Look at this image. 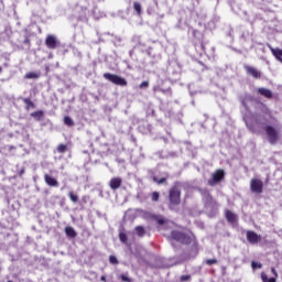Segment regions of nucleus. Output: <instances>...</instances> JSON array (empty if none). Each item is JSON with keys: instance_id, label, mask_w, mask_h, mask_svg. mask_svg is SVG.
Segmentation results:
<instances>
[{"instance_id": "2", "label": "nucleus", "mask_w": 282, "mask_h": 282, "mask_svg": "<svg viewBox=\"0 0 282 282\" xmlns=\"http://www.w3.org/2000/svg\"><path fill=\"white\" fill-rule=\"evenodd\" d=\"M170 238L173 241H177L178 243H182V246H192L189 249L183 253L180 254L181 261H191V259H195L197 254H199V242L197 241V238H195V235L193 232L186 234L184 231L174 229L170 234Z\"/></svg>"}, {"instance_id": "43", "label": "nucleus", "mask_w": 282, "mask_h": 282, "mask_svg": "<svg viewBox=\"0 0 282 282\" xmlns=\"http://www.w3.org/2000/svg\"><path fill=\"white\" fill-rule=\"evenodd\" d=\"M109 263H111V265H118V263H120V261H118V258L116 256H110Z\"/></svg>"}, {"instance_id": "45", "label": "nucleus", "mask_w": 282, "mask_h": 282, "mask_svg": "<svg viewBox=\"0 0 282 282\" xmlns=\"http://www.w3.org/2000/svg\"><path fill=\"white\" fill-rule=\"evenodd\" d=\"M89 195H85L82 197V199L79 200V205L80 206H85V204H87L89 202Z\"/></svg>"}, {"instance_id": "34", "label": "nucleus", "mask_w": 282, "mask_h": 282, "mask_svg": "<svg viewBox=\"0 0 282 282\" xmlns=\"http://www.w3.org/2000/svg\"><path fill=\"white\" fill-rule=\"evenodd\" d=\"M262 282H276V278H269L265 272L261 273Z\"/></svg>"}, {"instance_id": "61", "label": "nucleus", "mask_w": 282, "mask_h": 282, "mask_svg": "<svg viewBox=\"0 0 282 282\" xmlns=\"http://www.w3.org/2000/svg\"><path fill=\"white\" fill-rule=\"evenodd\" d=\"M191 96H195V94H197V91H189Z\"/></svg>"}, {"instance_id": "64", "label": "nucleus", "mask_w": 282, "mask_h": 282, "mask_svg": "<svg viewBox=\"0 0 282 282\" xmlns=\"http://www.w3.org/2000/svg\"><path fill=\"white\" fill-rule=\"evenodd\" d=\"M279 234L282 235V229L279 230Z\"/></svg>"}, {"instance_id": "19", "label": "nucleus", "mask_w": 282, "mask_h": 282, "mask_svg": "<svg viewBox=\"0 0 282 282\" xmlns=\"http://www.w3.org/2000/svg\"><path fill=\"white\" fill-rule=\"evenodd\" d=\"M225 217L228 224H237V220L239 219L237 214L232 213L230 209H226Z\"/></svg>"}, {"instance_id": "24", "label": "nucleus", "mask_w": 282, "mask_h": 282, "mask_svg": "<svg viewBox=\"0 0 282 282\" xmlns=\"http://www.w3.org/2000/svg\"><path fill=\"white\" fill-rule=\"evenodd\" d=\"M151 219H153V221H156V224L159 226H164V224H166V218H164L163 216H160V215L153 214L151 216Z\"/></svg>"}, {"instance_id": "50", "label": "nucleus", "mask_w": 282, "mask_h": 282, "mask_svg": "<svg viewBox=\"0 0 282 282\" xmlns=\"http://www.w3.org/2000/svg\"><path fill=\"white\" fill-rule=\"evenodd\" d=\"M206 265H215L217 264V259H207L205 260Z\"/></svg>"}, {"instance_id": "27", "label": "nucleus", "mask_w": 282, "mask_h": 282, "mask_svg": "<svg viewBox=\"0 0 282 282\" xmlns=\"http://www.w3.org/2000/svg\"><path fill=\"white\" fill-rule=\"evenodd\" d=\"M134 232L139 237H144V235H147V229L144 228V226H137L134 228Z\"/></svg>"}, {"instance_id": "60", "label": "nucleus", "mask_w": 282, "mask_h": 282, "mask_svg": "<svg viewBox=\"0 0 282 282\" xmlns=\"http://www.w3.org/2000/svg\"><path fill=\"white\" fill-rule=\"evenodd\" d=\"M4 237H6V239H8V238L12 237V234L7 232Z\"/></svg>"}, {"instance_id": "18", "label": "nucleus", "mask_w": 282, "mask_h": 282, "mask_svg": "<svg viewBox=\"0 0 282 282\" xmlns=\"http://www.w3.org/2000/svg\"><path fill=\"white\" fill-rule=\"evenodd\" d=\"M247 241L252 245L259 243V241H261V236L254 231H247Z\"/></svg>"}, {"instance_id": "29", "label": "nucleus", "mask_w": 282, "mask_h": 282, "mask_svg": "<svg viewBox=\"0 0 282 282\" xmlns=\"http://www.w3.org/2000/svg\"><path fill=\"white\" fill-rule=\"evenodd\" d=\"M154 155L159 158V160H169L167 152H165L164 150L156 151Z\"/></svg>"}, {"instance_id": "26", "label": "nucleus", "mask_w": 282, "mask_h": 282, "mask_svg": "<svg viewBox=\"0 0 282 282\" xmlns=\"http://www.w3.org/2000/svg\"><path fill=\"white\" fill-rule=\"evenodd\" d=\"M26 80H36L41 78V73L29 72L24 75Z\"/></svg>"}, {"instance_id": "49", "label": "nucleus", "mask_w": 282, "mask_h": 282, "mask_svg": "<svg viewBox=\"0 0 282 282\" xmlns=\"http://www.w3.org/2000/svg\"><path fill=\"white\" fill-rule=\"evenodd\" d=\"M149 80H144L139 85V89H149Z\"/></svg>"}, {"instance_id": "6", "label": "nucleus", "mask_w": 282, "mask_h": 282, "mask_svg": "<svg viewBox=\"0 0 282 282\" xmlns=\"http://www.w3.org/2000/svg\"><path fill=\"white\" fill-rule=\"evenodd\" d=\"M182 191H180V187L174 185L170 191H169V203H170V210H173V206H180L182 204Z\"/></svg>"}, {"instance_id": "4", "label": "nucleus", "mask_w": 282, "mask_h": 282, "mask_svg": "<svg viewBox=\"0 0 282 282\" xmlns=\"http://www.w3.org/2000/svg\"><path fill=\"white\" fill-rule=\"evenodd\" d=\"M196 191L202 196V202L204 204V208L207 210L208 217H217V214L219 213V203L213 198L208 188L197 187Z\"/></svg>"}, {"instance_id": "54", "label": "nucleus", "mask_w": 282, "mask_h": 282, "mask_svg": "<svg viewBox=\"0 0 282 282\" xmlns=\"http://www.w3.org/2000/svg\"><path fill=\"white\" fill-rule=\"evenodd\" d=\"M89 95L91 96V98L95 99V102H100V96H98V95H96L94 93H90Z\"/></svg>"}, {"instance_id": "44", "label": "nucleus", "mask_w": 282, "mask_h": 282, "mask_svg": "<svg viewBox=\"0 0 282 282\" xmlns=\"http://www.w3.org/2000/svg\"><path fill=\"white\" fill-rule=\"evenodd\" d=\"M119 279L122 282H133V280L131 278H129V275H127V274H120Z\"/></svg>"}, {"instance_id": "39", "label": "nucleus", "mask_w": 282, "mask_h": 282, "mask_svg": "<svg viewBox=\"0 0 282 282\" xmlns=\"http://www.w3.org/2000/svg\"><path fill=\"white\" fill-rule=\"evenodd\" d=\"M153 140H163L165 144H169V138L160 135V133L155 132Z\"/></svg>"}, {"instance_id": "62", "label": "nucleus", "mask_w": 282, "mask_h": 282, "mask_svg": "<svg viewBox=\"0 0 282 282\" xmlns=\"http://www.w3.org/2000/svg\"><path fill=\"white\" fill-rule=\"evenodd\" d=\"M128 69H133V66L127 65Z\"/></svg>"}, {"instance_id": "56", "label": "nucleus", "mask_w": 282, "mask_h": 282, "mask_svg": "<svg viewBox=\"0 0 282 282\" xmlns=\"http://www.w3.org/2000/svg\"><path fill=\"white\" fill-rule=\"evenodd\" d=\"M18 175H19V177H23V175H25V169H21V170L18 172Z\"/></svg>"}, {"instance_id": "38", "label": "nucleus", "mask_w": 282, "mask_h": 282, "mask_svg": "<svg viewBox=\"0 0 282 282\" xmlns=\"http://www.w3.org/2000/svg\"><path fill=\"white\" fill-rule=\"evenodd\" d=\"M68 197L73 204H78V195H76L74 192H69Z\"/></svg>"}, {"instance_id": "17", "label": "nucleus", "mask_w": 282, "mask_h": 282, "mask_svg": "<svg viewBox=\"0 0 282 282\" xmlns=\"http://www.w3.org/2000/svg\"><path fill=\"white\" fill-rule=\"evenodd\" d=\"M120 186H122V177L116 176L110 180L109 187L111 188V191H118Z\"/></svg>"}, {"instance_id": "5", "label": "nucleus", "mask_w": 282, "mask_h": 282, "mask_svg": "<svg viewBox=\"0 0 282 282\" xmlns=\"http://www.w3.org/2000/svg\"><path fill=\"white\" fill-rule=\"evenodd\" d=\"M165 74L166 79L169 83H172V85L180 82L182 78V64L175 58L167 59Z\"/></svg>"}, {"instance_id": "13", "label": "nucleus", "mask_w": 282, "mask_h": 282, "mask_svg": "<svg viewBox=\"0 0 282 282\" xmlns=\"http://www.w3.org/2000/svg\"><path fill=\"white\" fill-rule=\"evenodd\" d=\"M18 43H20V45H24L26 50H30V47H32V43L30 42V33L28 32V30H24L23 33L19 35Z\"/></svg>"}, {"instance_id": "10", "label": "nucleus", "mask_w": 282, "mask_h": 282, "mask_svg": "<svg viewBox=\"0 0 282 282\" xmlns=\"http://www.w3.org/2000/svg\"><path fill=\"white\" fill-rule=\"evenodd\" d=\"M188 32H192L193 39H196L198 41V48L199 52H204L205 46H204V33H202L199 30L196 29H189Z\"/></svg>"}, {"instance_id": "58", "label": "nucleus", "mask_w": 282, "mask_h": 282, "mask_svg": "<svg viewBox=\"0 0 282 282\" xmlns=\"http://www.w3.org/2000/svg\"><path fill=\"white\" fill-rule=\"evenodd\" d=\"M100 281L107 282V276H106V275H101V276H100Z\"/></svg>"}, {"instance_id": "22", "label": "nucleus", "mask_w": 282, "mask_h": 282, "mask_svg": "<svg viewBox=\"0 0 282 282\" xmlns=\"http://www.w3.org/2000/svg\"><path fill=\"white\" fill-rule=\"evenodd\" d=\"M119 241H121L124 246H129V236H127L124 227L119 229Z\"/></svg>"}, {"instance_id": "55", "label": "nucleus", "mask_w": 282, "mask_h": 282, "mask_svg": "<svg viewBox=\"0 0 282 282\" xmlns=\"http://www.w3.org/2000/svg\"><path fill=\"white\" fill-rule=\"evenodd\" d=\"M271 272L274 276H272L273 279H276L279 276V273L276 272V269L271 268Z\"/></svg>"}, {"instance_id": "11", "label": "nucleus", "mask_w": 282, "mask_h": 282, "mask_svg": "<svg viewBox=\"0 0 282 282\" xmlns=\"http://www.w3.org/2000/svg\"><path fill=\"white\" fill-rule=\"evenodd\" d=\"M139 131H140V133H142L143 135H151L152 139L155 137V133L158 132V130L155 129V127H153V124H150V123L140 124V126H139Z\"/></svg>"}, {"instance_id": "30", "label": "nucleus", "mask_w": 282, "mask_h": 282, "mask_svg": "<svg viewBox=\"0 0 282 282\" xmlns=\"http://www.w3.org/2000/svg\"><path fill=\"white\" fill-rule=\"evenodd\" d=\"M167 180H169L167 177H161V178L154 177L153 182L159 186H162V185L166 186L169 184Z\"/></svg>"}, {"instance_id": "40", "label": "nucleus", "mask_w": 282, "mask_h": 282, "mask_svg": "<svg viewBox=\"0 0 282 282\" xmlns=\"http://www.w3.org/2000/svg\"><path fill=\"white\" fill-rule=\"evenodd\" d=\"M251 268L252 270H261V268H263V264L261 262L251 261Z\"/></svg>"}, {"instance_id": "7", "label": "nucleus", "mask_w": 282, "mask_h": 282, "mask_svg": "<svg viewBox=\"0 0 282 282\" xmlns=\"http://www.w3.org/2000/svg\"><path fill=\"white\" fill-rule=\"evenodd\" d=\"M169 82V79H162V78H158L156 84L152 87V91L153 94H164V96H173V89L171 88V86L166 87V83Z\"/></svg>"}, {"instance_id": "53", "label": "nucleus", "mask_w": 282, "mask_h": 282, "mask_svg": "<svg viewBox=\"0 0 282 282\" xmlns=\"http://www.w3.org/2000/svg\"><path fill=\"white\" fill-rule=\"evenodd\" d=\"M152 118H156V122H160L162 124V119H159L158 116L155 115V110H151L149 113Z\"/></svg>"}, {"instance_id": "63", "label": "nucleus", "mask_w": 282, "mask_h": 282, "mask_svg": "<svg viewBox=\"0 0 282 282\" xmlns=\"http://www.w3.org/2000/svg\"><path fill=\"white\" fill-rule=\"evenodd\" d=\"M129 54H130V56L133 54V50H131L130 52H129Z\"/></svg>"}, {"instance_id": "36", "label": "nucleus", "mask_w": 282, "mask_h": 282, "mask_svg": "<svg viewBox=\"0 0 282 282\" xmlns=\"http://www.w3.org/2000/svg\"><path fill=\"white\" fill-rule=\"evenodd\" d=\"M193 276L191 274L181 275L178 278V282H192Z\"/></svg>"}, {"instance_id": "33", "label": "nucleus", "mask_w": 282, "mask_h": 282, "mask_svg": "<svg viewBox=\"0 0 282 282\" xmlns=\"http://www.w3.org/2000/svg\"><path fill=\"white\" fill-rule=\"evenodd\" d=\"M235 30H232V28L228 26L227 30V37L229 39V43H232V41H235Z\"/></svg>"}, {"instance_id": "25", "label": "nucleus", "mask_w": 282, "mask_h": 282, "mask_svg": "<svg viewBox=\"0 0 282 282\" xmlns=\"http://www.w3.org/2000/svg\"><path fill=\"white\" fill-rule=\"evenodd\" d=\"M159 9L158 0H152V4H150L147 9L148 14H155Z\"/></svg>"}, {"instance_id": "51", "label": "nucleus", "mask_w": 282, "mask_h": 282, "mask_svg": "<svg viewBox=\"0 0 282 282\" xmlns=\"http://www.w3.org/2000/svg\"><path fill=\"white\" fill-rule=\"evenodd\" d=\"M160 200V193L153 192L152 193V202H159Z\"/></svg>"}, {"instance_id": "15", "label": "nucleus", "mask_w": 282, "mask_h": 282, "mask_svg": "<svg viewBox=\"0 0 282 282\" xmlns=\"http://www.w3.org/2000/svg\"><path fill=\"white\" fill-rule=\"evenodd\" d=\"M250 188L252 193H263V182H261V180L253 178L251 180Z\"/></svg>"}, {"instance_id": "8", "label": "nucleus", "mask_w": 282, "mask_h": 282, "mask_svg": "<svg viewBox=\"0 0 282 282\" xmlns=\"http://www.w3.org/2000/svg\"><path fill=\"white\" fill-rule=\"evenodd\" d=\"M104 78L109 83H112V85H117L118 87H127V85H129V82H127L124 77L117 74L105 73Z\"/></svg>"}, {"instance_id": "57", "label": "nucleus", "mask_w": 282, "mask_h": 282, "mask_svg": "<svg viewBox=\"0 0 282 282\" xmlns=\"http://www.w3.org/2000/svg\"><path fill=\"white\" fill-rule=\"evenodd\" d=\"M130 140H131V142H133V144H138V139H135L134 135H131Z\"/></svg>"}, {"instance_id": "14", "label": "nucleus", "mask_w": 282, "mask_h": 282, "mask_svg": "<svg viewBox=\"0 0 282 282\" xmlns=\"http://www.w3.org/2000/svg\"><path fill=\"white\" fill-rule=\"evenodd\" d=\"M243 69L247 72L248 76H251L256 80L261 78V73L256 67L245 64Z\"/></svg>"}, {"instance_id": "28", "label": "nucleus", "mask_w": 282, "mask_h": 282, "mask_svg": "<svg viewBox=\"0 0 282 282\" xmlns=\"http://www.w3.org/2000/svg\"><path fill=\"white\" fill-rule=\"evenodd\" d=\"M22 100H23L24 105H26V110H29L30 107H31V109H36V105L34 104V101H32L31 98H23Z\"/></svg>"}, {"instance_id": "20", "label": "nucleus", "mask_w": 282, "mask_h": 282, "mask_svg": "<svg viewBox=\"0 0 282 282\" xmlns=\"http://www.w3.org/2000/svg\"><path fill=\"white\" fill-rule=\"evenodd\" d=\"M64 232H65L67 239H76V237H78V232L72 226H66L64 228Z\"/></svg>"}, {"instance_id": "12", "label": "nucleus", "mask_w": 282, "mask_h": 282, "mask_svg": "<svg viewBox=\"0 0 282 282\" xmlns=\"http://www.w3.org/2000/svg\"><path fill=\"white\" fill-rule=\"evenodd\" d=\"M45 45L48 50H56L61 47V41L56 39V35H47L45 39Z\"/></svg>"}, {"instance_id": "9", "label": "nucleus", "mask_w": 282, "mask_h": 282, "mask_svg": "<svg viewBox=\"0 0 282 282\" xmlns=\"http://www.w3.org/2000/svg\"><path fill=\"white\" fill-rule=\"evenodd\" d=\"M226 180V171L224 170H216L212 177L207 181L208 186H217L218 184H221Z\"/></svg>"}, {"instance_id": "41", "label": "nucleus", "mask_w": 282, "mask_h": 282, "mask_svg": "<svg viewBox=\"0 0 282 282\" xmlns=\"http://www.w3.org/2000/svg\"><path fill=\"white\" fill-rule=\"evenodd\" d=\"M153 268H164V263H162V258H155V263L153 264Z\"/></svg>"}, {"instance_id": "32", "label": "nucleus", "mask_w": 282, "mask_h": 282, "mask_svg": "<svg viewBox=\"0 0 282 282\" xmlns=\"http://www.w3.org/2000/svg\"><path fill=\"white\" fill-rule=\"evenodd\" d=\"M133 10L137 12L138 17H140L142 14V4L138 1L133 2Z\"/></svg>"}, {"instance_id": "16", "label": "nucleus", "mask_w": 282, "mask_h": 282, "mask_svg": "<svg viewBox=\"0 0 282 282\" xmlns=\"http://www.w3.org/2000/svg\"><path fill=\"white\" fill-rule=\"evenodd\" d=\"M44 182H45V184H47V186H51L53 188H58V186H59L58 180H56L54 176H52L50 174L44 175Z\"/></svg>"}, {"instance_id": "31", "label": "nucleus", "mask_w": 282, "mask_h": 282, "mask_svg": "<svg viewBox=\"0 0 282 282\" xmlns=\"http://www.w3.org/2000/svg\"><path fill=\"white\" fill-rule=\"evenodd\" d=\"M132 43H135V45H141L144 47V42H142V36L140 35H133L132 36Z\"/></svg>"}, {"instance_id": "21", "label": "nucleus", "mask_w": 282, "mask_h": 282, "mask_svg": "<svg viewBox=\"0 0 282 282\" xmlns=\"http://www.w3.org/2000/svg\"><path fill=\"white\" fill-rule=\"evenodd\" d=\"M257 91L260 96H263V98H268V100H272V98H274V94L268 88H258Z\"/></svg>"}, {"instance_id": "3", "label": "nucleus", "mask_w": 282, "mask_h": 282, "mask_svg": "<svg viewBox=\"0 0 282 282\" xmlns=\"http://www.w3.org/2000/svg\"><path fill=\"white\" fill-rule=\"evenodd\" d=\"M270 116L262 115L257 116L256 121L252 123L253 128L247 127L251 133H261L264 131L268 138L269 144H276L279 142V130L270 124Z\"/></svg>"}, {"instance_id": "37", "label": "nucleus", "mask_w": 282, "mask_h": 282, "mask_svg": "<svg viewBox=\"0 0 282 282\" xmlns=\"http://www.w3.org/2000/svg\"><path fill=\"white\" fill-rule=\"evenodd\" d=\"M166 156H167V160L169 159L175 160V158H180V152H177V151H169Z\"/></svg>"}, {"instance_id": "52", "label": "nucleus", "mask_w": 282, "mask_h": 282, "mask_svg": "<svg viewBox=\"0 0 282 282\" xmlns=\"http://www.w3.org/2000/svg\"><path fill=\"white\" fill-rule=\"evenodd\" d=\"M0 228H4V229L10 228V223H6L3 220H0Z\"/></svg>"}, {"instance_id": "1", "label": "nucleus", "mask_w": 282, "mask_h": 282, "mask_svg": "<svg viewBox=\"0 0 282 282\" xmlns=\"http://www.w3.org/2000/svg\"><path fill=\"white\" fill-rule=\"evenodd\" d=\"M238 102H240V108L243 109L241 111L242 120L246 123V127H250L253 129L252 123L257 121V116H269L271 118V124L276 122V119L272 117V111L259 97L254 95L243 91L239 93Z\"/></svg>"}, {"instance_id": "23", "label": "nucleus", "mask_w": 282, "mask_h": 282, "mask_svg": "<svg viewBox=\"0 0 282 282\" xmlns=\"http://www.w3.org/2000/svg\"><path fill=\"white\" fill-rule=\"evenodd\" d=\"M31 118H33L36 122H41V120L45 118V111L36 110L34 112H31Z\"/></svg>"}, {"instance_id": "59", "label": "nucleus", "mask_w": 282, "mask_h": 282, "mask_svg": "<svg viewBox=\"0 0 282 282\" xmlns=\"http://www.w3.org/2000/svg\"><path fill=\"white\" fill-rule=\"evenodd\" d=\"M171 246H172V248H174V250H177V248H178V247L175 245V242H172Z\"/></svg>"}, {"instance_id": "48", "label": "nucleus", "mask_w": 282, "mask_h": 282, "mask_svg": "<svg viewBox=\"0 0 282 282\" xmlns=\"http://www.w3.org/2000/svg\"><path fill=\"white\" fill-rule=\"evenodd\" d=\"M65 151H67V145L61 143V144L57 147V152H58V153H65Z\"/></svg>"}, {"instance_id": "46", "label": "nucleus", "mask_w": 282, "mask_h": 282, "mask_svg": "<svg viewBox=\"0 0 282 282\" xmlns=\"http://www.w3.org/2000/svg\"><path fill=\"white\" fill-rule=\"evenodd\" d=\"M240 39L245 42L250 41V33L249 32H242Z\"/></svg>"}, {"instance_id": "42", "label": "nucleus", "mask_w": 282, "mask_h": 282, "mask_svg": "<svg viewBox=\"0 0 282 282\" xmlns=\"http://www.w3.org/2000/svg\"><path fill=\"white\" fill-rule=\"evenodd\" d=\"M148 177H149V180H152L154 182V177H158V176H155V170L154 169H149L148 170Z\"/></svg>"}, {"instance_id": "35", "label": "nucleus", "mask_w": 282, "mask_h": 282, "mask_svg": "<svg viewBox=\"0 0 282 282\" xmlns=\"http://www.w3.org/2000/svg\"><path fill=\"white\" fill-rule=\"evenodd\" d=\"M64 124L66 126V127H74V119H72V117H69V116H65L64 117Z\"/></svg>"}, {"instance_id": "47", "label": "nucleus", "mask_w": 282, "mask_h": 282, "mask_svg": "<svg viewBox=\"0 0 282 282\" xmlns=\"http://www.w3.org/2000/svg\"><path fill=\"white\" fill-rule=\"evenodd\" d=\"M147 54H148V56H152V58H156L158 57V54L155 52H153V47H149L147 50Z\"/></svg>"}]
</instances>
